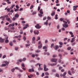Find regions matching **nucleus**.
<instances>
[{"label": "nucleus", "mask_w": 78, "mask_h": 78, "mask_svg": "<svg viewBox=\"0 0 78 78\" xmlns=\"http://www.w3.org/2000/svg\"><path fill=\"white\" fill-rule=\"evenodd\" d=\"M28 24H26L25 27H23V30H25V29H26V28H27L28 27Z\"/></svg>", "instance_id": "obj_9"}, {"label": "nucleus", "mask_w": 78, "mask_h": 78, "mask_svg": "<svg viewBox=\"0 0 78 78\" xmlns=\"http://www.w3.org/2000/svg\"><path fill=\"white\" fill-rule=\"evenodd\" d=\"M31 71L32 72H34V69L33 68L31 69Z\"/></svg>", "instance_id": "obj_59"}, {"label": "nucleus", "mask_w": 78, "mask_h": 78, "mask_svg": "<svg viewBox=\"0 0 78 78\" xmlns=\"http://www.w3.org/2000/svg\"><path fill=\"white\" fill-rule=\"evenodd\" d=\"M55 12H52V13L51 14V15L52 16H54L55 15Z\"/></svg>", "instance_id": "obj_14"}, {"label": "nucleus", "mask_w": 78, "mask_h": 78, "mask_svg": "<svg viewBox=\"0 0 78 78\" xmlns=\"http://www.w3.org/2000/svg\"><path fill=\"white\" fill-rule=\"evenodd\" d=\"M20 31H20V34H23V32L22 31V30H20Z\"/></svg>", "instance_id": "obj_29"}, {"label": "nucleus", "mask_w": 78, "mask_h": 78, "mask_svg": "<svg viewBox=\"0 0 78 78\" xmlns=\"http://www.w3.org/2000/svg\"><path fill=\"white\" fill-rule=\"evenodd\" d=\"M55 57H56V55H53V58H55Z\"/></svg>", "instance_id": "obj_54"}, {"label": "nucleus", "mask_w": 78, "mask_h": 78, "mask_svg": "<svg viewBox=\"0 0 78 78\" xmlns=\"http://www.w3.org/2000/svg\"><path fill=\"white\" fill-rule=\"evenodd\" d=\"M47 48V46H44L43 47V49H46Z\"/></svg>", "instance_id": "obj_23"}, {"label": "nucleus", "mask_w": 78, "mask_h": 78, "mask_svg": "<svg viewBox=\"0 0 78 78\" xmlns=\"http://www.w3.org/2000/svg\"><path fill=\"white\" fill-rule=\"evenodd\" d=\"M40 39H41V38L40 37H37V41H39V40H40Z\"/></svg>", "instance_id": "obj_31"}, {"label": "nucleus", "mask_w": 78, "mask_h": 78, "mask_svg": "<svg viewBox=\"0 0 78 78\" xmlns=\"http://www.w3.org/2000/svg\"><path fill=\"white\" fill-rule=\"evenodd\" d=\"M15 69H16V70H20V69L19 68L17 67H16L15 68Z\"/></svg>", "instance_id": "obj_38"}, {"label": "nucleus", "mask_w": 78, "mask_h": 78, "mask_svg": "<svg viewBox=\"0 0 78 78\" xmlns=\"http://www.w3.org/2000/svg\"><path fill=\"white\" fill-rule=\"evenodd\" d=\"M6 20H7V21L8 22H9L10 23H11V22H12V21H11V19L9 18H6Z\"/></svg>", "instance_id": "obj_10"}, {"label": "nucleus", "mask_w": 78, "mask_h": 78, "mask_svg": "<svg viewBox=\"0 0 78 78\" xmlns=\"http://www.w3.org/2000/svg\"><path fill=\"white\" fill-rule=\"evenodd\" d=\"M45 75H49V74L48 73L46 72L45 73Z\"/></svg>", "instance_id": "obj_49"}, {"label": "nucleus", "mask_w": 78, "mask_h": 78, "mask_svg": "<svg viewBox=\"0 0 78 78\" xmlns=\"http://www.w3.org/2000/svg\"><path fill=\"white\" fill-rule=\"evenodd\" d=\"M14 27H12L10 28L11 30H14Z\"/></svg>", "instance_id": "obj_62"}, {"label": "nucleus", "mask_w": 78, "mask_h": 78, "mask_svg": "<svg viewBox=\"0 0 78 78\" xmlns=\"http://www.w3.org/2000/svg\"><path fill=\"white\" fill-rule=\"evenodd\" d=\"M26 60V58H23V61H25Z\"/></svg>", "instance_id": "obj_48"}, {"label": "nucleus", "mask_w": 78, "mask_h": 78, "mask_svg": "<svg viewBox=\"0 0 78 78\" xmlns=\"http://www.w3.org/2000/svg\"><path fill=\"white\" fill-rule=\"evenodd\" d=\"M70 49H71V47H69L67 48V50H70Z\"/></svg>", "instance_id": "obj_56"}, {"label": "nucleus", "mask_w": 78, "mask_h": 78, "mask_svg": "<svg viewBox=\"0 0 78 78\" xmlns=\"http://www.w3.org/2000/svg\"><path fill=\"white\" fill-rule=\"evenodd\" d=\"M4 63H5L7 65V64H9V62L5 61H4Z\"/></svg>", "instance_id": "obj_22"}, {"label": "nucleus", "mask_w": 78, "mask_h": 78, "mask_svg": "<svg viewBox=\"0 0 78 78\" xmlns=\"http://www.w3.org/2000/svg\"><path fill=\"white\" fill-rule=\"evenodd\" d=\"M9 45L10 46H12V42L9 43Z\"/></svg>", "instance_id": "obj_50"}, {"label": "nucleus", "mask_w": 78, "mask_h": 78, "mask_svg": "<svg viewBox=\"0 0 78 78\" xmlns=\"http://www.w3.org/2000/svg\"><path fill=\"white\" fill-rule=\"evenodd\" d=\"M15 70V69H12L11 71L12 72H14V71Z\"/></svg>", "instance_id": "obj_45"}, {"label": "nucleus", "mask_w": 78, "mask_h": 78, "mask_svg": "<svg viewBox=\"0 0 78 78\" xmlns=\"http://www.w3.org/2000/svg\"><path fill=\"white\" fill-rule=\"evenodd\" d=\"M66 73H66V72H64V73L63 74V76H65L66 75Z\"/></svg>", "instance_id": "obj_42"}, {"label": "nucleus", "mask_w": 78, "mask_h": 78, "mask_svg": "<svg viewBox=\"0 0 78 78\" xmlns=\"http://www.w3.org/2000/svg\"><path fill=\"white\" fill-rule=\"evenodd\" d=\"M75 38H72L71 41V43H73V42H74V41H75Z\"/></svg>", "instance_id": "obj_7"}, {"label": "nucleus", "mask_w": 78, "mask_h": 78, "mask_svg": "<svg viewBox=\"0 0 78 78\" xmlns=\"http://www.w3.org/2000/svg\"><path fill=\"white\" fill-rule=\"evenodd\" d=\"M59 44H60V45H63V43L61 42H59Z\"/></svg>", "instance_id": "obj_41"}, {"label": "nucleus", "mask_w": 78, "mask_h": 78, "mask_svg": "<svg viewBox=\"0 0 78 78\" xmlns=\"http://www.w3.org/2000/svg\"><path fill=\"white\" fill-rule=\"evenodd\" d=\"M60 21H62V20H63V19L62 18H61L60 19Z\"/></svg>", "instance_id": "obj_61"}, {"label": "nucleus", "mask_w": 78, "mask_h": 78, "mask_svg": "<svg viewBox=\"0 0 78 78\" xmlns=\"http://www.w3.org/2000/svg\"><path fill=\"white\" fill-rule=\"evenodd\" d=\"M5 17V16H1L0 17V19H2V20H4Z\"/></svg>", "instance_id": "obj_6"}, {"label": "nucleus", "mask_w": 78, "mask_h": 78, "mask_svg": "<svg viewBox=\"0 0 78 78\" xmlns=\"http://www.w3.org/2000/svg\"><path fill=\"white\" fill-rule=\"evenodd\" d=\"M46 19H47V17H44L43 18V20H46Z\"/></svg>", "instance_id": "obj_40"}, {"label": "nucleus", "mask_w": 78, "mask_h": 78, "mask_svg": "<svg viewBox=\"0 0 78 78\" xmlns=\"http://www.w3.org/2000/svg\"><path fill=\"white\" fill-rule=\"evenodd\" d=\"M35 27L37 29H40L41 28V26H39V24H37V25L35 26Z\"/></svg>", "instance_id": "obj_3"}, {"label": "nucleus", "mask_w": 78, "mask_h": 78, "mask_svg": "<svg viewBox=\"0 0 78 78\" xmlns=\"http://www.w3.org/2000/svg\"><path fill=\"white\" fill-rule=\"evenodd\" d=\"M75 44H76V43L75 42H74L71 44V45L72 46H74V45H75Z\"/></svg>", "instance_id": "obj_25"}, {"label": "nucleus", "mask_w": 78, "mask_h": 78, "mask_svg": "<svg viewBox=\"0 0 78 78\" xmlns=\"http://www.w3.org/2000/svg\"><path fill=\"white\" fill-rule=\"evenodd\" d=\"M56 76H57V77H59V74H56Z\"/></svg>", "instance_id": "obj_55"}, {"label": "nucleus", "mask_w": 78, "mask_h": 78, "mask_svg": "<svg viewBox=\"0 0 78 78\" xmlns=\"http://www.w3.org/2000/svg\"><path fill=\"white\" fill-rule=\"evenodd\" d=\"M54 48L55 50H57V49L59 48V46L58 45H56L55 48V47H54Z\"/></svg>", "instance_id": "obj_12"}, {"label": "nucleus", "mask_w": 78, "mask_h": 78, "mask_svg": "<svg viewBox=\"0 0 78 78\" xmlns=\"http://www.w3.org/2000/svg\"><path fill=\"white\" fill-rule=\"evenodd\" d=\"M14 6H15V5H13L11 6V7L12 8H13Z\"/></svg>", "instance_id": "obj_35"}, {"label": "nucleus", "mask_w": 78, "mask_h": 78, "mask_svg": "<svg viewBox=\"0 0 78 78\" xmlns=\"http://www.w3.org/2000/svg\"><path fill=\"white\" fill-rule=\"evenodd\" d=\"M51 18L50 17H49V16H48L47 17V19L48 20H50L51 19Z\"/></svg>", "instance_id": "obj_33"}, {"label": "nucleus", "mask_w": 78, "mask_h": 78, "mask_svg": "<svg viewBox=\"0 0 78 78\" xmlns=\"http://www.w3.org/2000/svg\"><path fill=\"white\" fill-rule=\"evenodd\" d=\"M38 16H39L40 17H42V14H38Z\"/></svg>", "instance_id": "obj_36"}, {"label": "nucleus", "mask_w": 78, "mask_h": 78, "mask_svg": "<svg viewBox=\"0 0 78 78\" xmlns=\"http://www.w3.org/2000/svg\"><path fill=\"white\" fill-rule=\"evenodd\" d=\"M6 57V56L5 55H4L3 57H2V58L3 59H4V58H5Z\"/></svg>", "instance_id": "obj_44"}, {"label": "nucleus", "mask_w": 78, "mask_h": 78, "mask_svg": "<svg viewBox=\"0 0 78 78\" xmlns=\"http://www.w3.org/2000/svg\"><path fill=\"white\" fill-rule=\"evenodd\" d=\"M23 39L25 41H26V37H25V36H24L23 37Z\"/></svg>", "instance_id": "obj_27"}, {"label": "nucleus", "mask_w": 78, "mask_h": 78, "mask_svg": "<svg viewBox=\"0 0 78 78\" xmlns=\"http://www.w3.org/2000/svg\"><path fill=\"white\" fill-rule=\"evenodd\" d=\"M73 11H76V6H73Z\"/></svg>", "instance_id": "obj_13"}, {"label": "nucleus", "mask_w": 78, "mask_h": 78, "mask_svg": "<svg viewBox=\"0 0 78 78\" xmlns=\"http://www.w3.org/2000/svg\"><path fill=\"white\" fill-rule=\"evenodd\" d=\"M34 33L35 34H39V32L38 31H34Z\"/></svg>", "instance_id": "obj_5"}, {"label": "nucleus", "mask_w": 78, "mask_h": 78, "mask_svg": "<svg viewBox=\"0 0 78 78\" xmlns=\"http://www.w3.org/2000/svg\"><path fill=\"white\" fill-rule=\"evenodd\" d=\"M57 63H53L52 64H50V65L51 66H55V65H56Z\"/></svg>", "instance_id": "obj_15"}, {"label": "nucleus", "mask_w": 78, "mask_h": 78, "mask_svg": "<svg viewBox=\"0 0 78 78\" xmlns=\"http://www.w3.org/2000/svg\"><path fill=\"white\" fill-rule=\"evenodd\" d=\"M69 34H70V35H73V33H72V32H69Z\"/></svg>", "instance_id": "obj_32"}, {"label": "nucleus", "mask_w": 78, "mask_h": 78, "mask_svg": "<svg viewBox=\"0 0 78 78\" xmlns=\"http://www.w3.org/2000/svg\"><path fill=\"white\" fill-rule=\"evenodd\" d=\"M32 44H35V41H32Z\"/></svg>", "instance_id": "obj_63"}, {"label": "nucleus", "mask_w": 78, "mask_h": 78, "mask_svg": "<svg viewBox=\"0 0 78 78\" xmlns=\"http://www.w3.org/2000/svg\"><path fill=\"white\" fill-rule=\"evenodd\" d=\"M63 22L64 23V24H63V27H64V28H67L69 27V25L67 24V22H66V21L63 20Z\"/></svg>", "instance_id": "obj_1"}, {"label": "nucleus", "mask_w": 78, "mask_h": 78, "mask_svg": "<svg viewBox=\"0 0 78 78\" xmlns=\"http://www.w3.org/2000/svg\"><path fill=\"white\" fill-rule=\"evenodd\" d=\"M21 66H22V67H25V65H24V64L23 63H22L21 64Z\"/></svg>", "instance_id": "obj_39"}, {"label": "nucleus", "mask_w": 78, "mask_h": 78, "mask_svg": "<svg viewBox=\"0 0 78 78\" xmlns=\"http://www.w3.org/2000/svg\"><path fill=\"white\" fill-rule=\"evenodd\" d=\"M40 9H41V8H40V7L38 6V9H37V10L38 11H39V10H40Z\"/></svg>", "instance_id": "obj_57"}, {"label": "nucleus", "mask_w": 78, "mask_h": 78, "mask_svg": "<svg viewBox=\"0 0 78 78\" xmlns=\"http://www.w3.org/2000/svg\"><path fill=\"white\" fill-rule=\"evenodd\" d=\"M49 78V77L48 76H45L44 78Z\"/></svg>", "instance_id": "obj_64"}, {"label": "nucleus", "mask_w": 78, "mask_h": 78, "mask_svg": "<svg viewBox=\"0 0 78 78\" xmlns=\"http://www.w3.org/2000/svg\"><path fill=\"white\" fill-rule=\"evenodd\" d=\"M55 3H59V0H56Z\"/></svg>", "instance_id": "obj_43"}, {"label": "nucleus", "mask_w": 78, "mask_h": 78, "mask_svg": "<svg viewBox=\"0 0 78 78\" xmlns=\"http://www.w3.org/2000/svg\"><path fill=\"white\" fill-rule=\"evenodd\" d=\"M68 73L70 75H72V74L71 73V71H70V70L68 71Z\"/></svg>", "instance_id": "obj_18"}, {"label": "nucleus", "mask_w": 78, "mask_h": 78, "mask_svg": "<svg viewBox=\"0 0 78 78\" xmlns=\"http://www.w3.org/2000/svg\"><path fill=\"white\" fill-rule=\"evenodd\" d=\"M53 46H54V44L53 43H52L51 45V48H52Z\"/></svg>", "instance_id": "obj_28"}, {"label": "nucleus", "mask_w": 78, "mask_h": 78, "mask_svg": "<svg viewBox=\"0 0 78 78\" xmlns=\"http://www.w3.org/2000/svg\"><path fill=\"white\" fill-rule=\"evenodd\" d=\"M44 71H45V72H46V71H48V69L47 68V66H46V65H44Z\"/></svg>", "instance_id": "obj_2"}, {"label": "nucleus", "mask_w": 78, "mask_h": 78, "mask_svg": "<svg viewBox=\"0 0 78 78\" xmlns=\"http://www.w3.org/2000/svg\"><path fill=\"white\" fill-rule=\"evenodd\" d=\"M51 62H56L57 61V59L56 58H52L51 59Z\"/></svg>", "instance_id": "obj_4"}, {"label": "nucleus", "mask_w": 78, "mask_h": 78, "mask_svg": "<svg viewBox=\"0 0 78 78\" xmlns=\"http://www.w3.org/2000/svg\"><path fill=\"white\" fill-rule=\"evenodd\" d=\"M40 13L41 14H44V12H43V10L42 9H41L40 10Z\"/></svg>", "instance_id": "obj_11"}, {"label": "nucleus", "mask_w": 78, "mask_h": 78, "mask_svg": "<svg viewBox=\"0 0 78 78\" xmlns=\"http://www.w3.org/2000/svg\"><path fill=\"white\" fill-rule=\"evenodd\" d=\"M5 43H8V42H9V41L8 39H6L5 40Z\"/></svg>", "instance_id": "obj_24"}, {"label": "nucleus", "mask_w": 78, "mask_h": 78, "mask_svg": "<svg viewBox=\"0 0 78 78\" xmlns=\"http://www.w3.org/2000/svg\"><path fill=\"white\" fill-rule=\"evenodd\" d=\"M36 14V12H34L32 13V15H34Z\"/></svg>", "instance_id": "obj_30"}, {"label": "nucleus", "mask_w": 78, "mask_h": 78, "mask_svg": "<svg viewBox=\"0 0 78 78\" xmlns=\"http://www.w3.org/2000/svg\"><path fill=\"white\" fill-rule=\"evenodd\" d=\"M42 47V44H41L40 45H39L38 47V49H40V48H41Z\"/></svg>", "instance_id": "obj_8"}, {"label": "nucleus", "mask_w": 78, "mask_h": 78, "mask_svg": "<svg viewBox=\"0 0 78 78\" xmlns=\"http://www.w3.org/2000/svg\"><path fill=\"white\" fill-rule=\"evenodd\" d=\"M38 70H43V68H41V67H39L38 68Z\"/></svg>", "instance_id": "obj_21"}, {"label": "nucleus", "mask_w": 78, "mask_h": 78, "mask_svg": "<svg viewBox=\"0 0 78 78\" xmlns=\"http://www.w3.org/2000/svg\"><path fill=\"white\" fill-rule=\"evenodd\" d=\"M48 22H45L44 23V25H48Z\"/></svg>", "instance_id": "obj_46"}, {"label": "nucleus", "mask_w": 78, "mask_h": 78, "mask_svg": "<svg viewBox=\"0 0 78 78\" xmlns=\"http://www.w3.org/2000/svg\"><path fill=\"white\" fill-rule=\"evenodd\" d=\"M58 15L57 14H56L55 15V19L56 20H57V19H58Z\"/></svg>", "instance_id": "obj_16"}, {"label": "nucleus", "mask_w": 78, "mask_h": 78, "mask_svg": "<svg viewBox=\"0 0 78 78\" xmlns=\"http://www.w3.org/2000/svg\"><path fill=\"white\" fill-rule=\"evenodd\" d=\"M4 40H5V39H2V38L1 40L0 41V42H2V43L4 42Z\"/></svg>", "instance_id": "obj_19"}, {"label": "nucleus", "mask_w": 78, "mask_h": 78, "mask_svg": "<svg viewBox=\"0 0 78 78\" xmlns=\"http://www.w3.org/2000/svg\"><path fill=\"white\" fill-rule=\"evenodd\" d=\"M2 67H5V66H6V64H2Z\"/></svg>", "instance_id": "obj_37"}, {"label": "nucleus", "mask_w": 78, "mask_h": 78, "mask_svg": "<svg viewBox=\"0 0 78 78\" xmlns=\"http://www.w3.org/2000/svg\"><path fill=\"white\" fill-rule=\"evenodd\" d=\"M18 47H16L15 48V50H18Z\"/></svg>", "instance_id": "obj_58"}, {"label": "nucleus", "mask_w": 78, "mask_h": 78, "mask_svg": "<svg viewBox=\"0 0 78 78\" xmlns=\"http://www.w3.org/2000/svg\"><path fill=\"white\" fill-rule=\"evenodd\" d=\"M36 39V38H35V37H34L32 38V41H34Z\"/></svg>", "instance_id": "obj_47"}, {"label": "nucleus", "mask_w": 78, "mask_h": 78, "mask_svg": "<svg viewBox=\"0 0 78 78\" xmlns=\"http://www.w3.org/2000/svg\"><path fill=\"white\" fill-rule=\"evenodd\" d=\"M62 69V67L61 66H60L59 68V70H60Z\"/></svg>", "instance_id": "obj_53"}, {"label": "nucleus", "mask_w": 78, "mask_h": 78, "mask_svg": "<svg viewBox=\"0 0 78 78\" xmlns=\"http://www.w3.org/2000/svg\"><path fill=\"white\" fill-rule=\"evenodd\" d=\"M17 61H19V62H22V61H23V60L22 59H18L17 60Z\"/></svg>", "instance_id": "obj_17"}, {"label": "nucleus", "mask_w": 78, "mask_h": 78, "mask_svg": "<svg viewBox=\"0 0 78 78\" xmlns=\"http://www.w3.org/2000/svg\"><path fill=\"white\" fill-rule=\"evenodd\" d=\"M67 22H68V24H69L70 23V21H69V20H67Z\"/></svg>", "instance_id": "obj_51"}, {"label": "nucleus", "mask_w": 78, "mask_h": 78, "mask_svg": "<svg viewBox=\"0 0 78 78\" xmlns=\"http://www.w3.org/2000/svg\"><path fill=\"white\" fill-rule=\"evenodd\" d=\"M30 44H27L26 45V47H27L28 46H30Z\"/></svg>", "instance_id": "obj_52"}, {"label": "nucleus", "mask_w": 78, "mask_h": 78, "mask_svg": "<svg viewBox=\"0 0 78 78\" xmlns=\"http://www.w3.org/2000/svg\"><path fill=\"white\" fill-rule=\"evenodd\" d=\"M33 7H34V6L33 5H32L30 6V9H31L33 8Z\"/></svg>", "instance_id": "obj_34"}, {"label": "nucleus", "mask_w": 78, "mask_h": 78, "mask_svg": "<svg viewBox=\"0 0 78 78\" xmlns=\"http://www.w3.org/2000/svg\"><path fill=\"white\" fill-rule=\"evenodd\" d=\"M19 14H16V15H15V17H16V18H18L19 17Z\"/></svg>", "instance_id": "obj_20"}, {"label": "nucleus", "mask_w": 78, "mask_h": 78, "mask_svg": "<svg viewBox=\"0 0 78 78\" xmlns=\"http://www.w3.org/2000/svg\"><path fill=\"white\" fill-rule=\"evenodd\" d=\"M44 76V73H43L42 74L41 76H42V77H43V76Z\"/></svg>", "instance_id": "obj_60"}, {"label": "nucleus", "mask_w": 78, "mask_h": 78, "mask_svg": "<svg viewBox=\"0 0 78 78\" xmlns=\"http://www.w3.org/2000/svg\"><path fill=\"white\" fill-rule=\"evenodd\" d=\"M35 51L36 53H39L41 52V51L40 50H37L36 51Z\"/></svg>", "instance_id": "obj_26"}]
</instances>
